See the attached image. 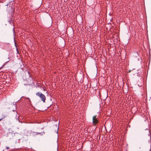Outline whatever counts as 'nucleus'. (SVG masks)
Wrapping results in <instances>:
<instances>
[{"instance_id": "1", "label": "nucleus", "mask_w": 151, "mask_h": 151, "mask_svg": "<svg viewBox=\"0 0 151 151\" xmlns=\"http://www.w3.org/2000/svg\"><path fill=\"white\" fill-rule=\"evenodd\" d=\"M36 95L39 96L41 99L42 101L43 102H45L46 100V97L42 93L40 92H38L36 93Z\"/></svg>"}, {"instance_id": "2", "label": "nucleus", "mask_w": 151, "mask_h": 151, "mask_svg": "<svg viewBox=\"0 0 151 151\" xmlns=\"http://www.w3.org/2000/svg\"><path fill=\"white\" fill-rule=\"evenodd\" d=\"M99 120L97 118L96 115L93 116L92 118V122L94 126H96Z\"/></svg>"}, {"instance_id": "3", "label": "nucleus", "mask_w": 151, "mask_h": 151, "mask_svg": "<svg viewBox=\"0 0 151 151\" xmlns=\"http://www.w3.org/2000/svg\"><path fill=\"white\" fill-rule=\"evenodd\" d=\"M6 148L7 150H8L10 148L9 147H6Z\"/></svg>"}, {"instance_id": "4", "label": "nucleus", "mask_w": 151, "mask_h": 151, "mask_svg": "<svg viewBox=\"0 0 151 151\" xmlns=\"http://www.w3.org/2000/svg\"><path fill=\"white\" fill-rule=\"evenodd\" d=\"M33 133H34V135L36 134H36V133H35V132H34Z\"/></svg>"}, {"instance_id": "5", "label": "nucleus", "mask_w": 151, "mask_h": 151, "mask_svg": "<svg viewBox=\"0 0 151 151\" xmlns=\"http://www.w3.org/2000/svg\"><path fill=\"white\" fill-rule=\"evenodd\" d=\"M1 120V119H0V121Z\"/></svg>"}]
</instances>
